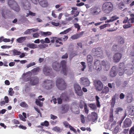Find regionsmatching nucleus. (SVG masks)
<instances>
[{"instance_id":"nucleus-5","label":"nucleus","mask_w":134,"mask_h":134,"mask_svg":"<svg viewBox=\"0 0 134 134\" xmlns=\"http://www.w3.org/2000/svg\"><path fill=\"white\" fill-rule=\"evenodd\" d=\"M8 4L10 7L15 11L19 12L20 9V7L18 3L13 0H9Z\"/></svg>"},{"instance_id":"nucleus-7","label":"nucleus","mask_w":134,"mask_h":134,"mask_svg":"<svg viewBox=\"0 0 134 134\" xmlns=\"http://www.w3.org/2000/svg\"><path fill=\"white\" fill-rule=\"evenodd\" d=\"M92 54L97 57H100L103 55L102 51L100 48H94L92 50Z\"/></svg>"},{"instance_id":"nucleus-47","label":"nucleus","mask_w":134,"mask_h":134,"mask_svg":"<svg viewBox=\"0 0 134 134\" xmlns=\"http://www.w3.org/2000/svg\"><path fill=\"white\" fill-rule=\"evenodd\" d=\"M31 79V78L30 76L28 77L27 76L26 77L24 78V81L25 82H27L29 81H30V80Z\"/></svg>"},{"instance_id":"nucleus-35","label":"nucleus","mask_w":134,"mask_h":134,"mask_svg":"<svg viewBox=\"0 0 134 134\" xmlns=\"http://www.w3.org/2000/svg\"><path fill=\"white\" fill-rule=\"evenodd\" d=\"M90 84V82L88 79H84V86H88Z\"/></svg>"},{"instance_id":"nucleus-2","label":"nucleus","mask_w":134,"mask_h":134,"mask_svg":"<svg viewBox=\"0 0 134 134\" xmlns=\"http://www.w3.org/2000/svg\"><path fill=\"white\" fill-rule=\"evenodd\" d=\"M66 62L65 60H63L61 61L60 64L57 62L53 63L52 67L54 70L56 71H59L61 67L62 68V71L64 74L65 75H67V72L68 70V69L66 68Z\"/></svg>"},{"instance_id":"nucleus-21","label":"nucleus","mask_w":134,"mask_h":134,"mask_svg":"<svg viewBox=\"0 0 134 134\" xmlns=\"http://www.w3.org/2000/svg\"><path fill=\"white\" fill-rule=\"evenodd\" d=\"M83 34V32H82L79 34H76L72 36L71 38L73 40L76 39L81 37Z\"/></svg>"},{"instance_id":"nucleus-40","label":"nucleus","mask_w":134,"mask_h":134,"mask_svg":"<svg viewBox=\"0 0 134 134\" xmlns=\"http://www.w3.org/2000/svg\"><path fill=\"white\" fill-rule=\"evenodd\" d=\"M127 102L129 103H131L132 101V96L131 94H130V97L127 96Z\"/></svg>"},{"instance_id":"nucleus-36","label":"nucleus","mask_w":134,"mask_h":134,"mask_svg":"<svg viewBox=\"0 0 134 134\" xmlns=\"http://www.w3.org/2000/svg\"><path fill=\"white\" fill-rule=\"evenodd\" d=\"M13 53L14 55H19L20 54L21 52L20 51H18L14 49L13 51Z\"/></svg>"},{"instance_id":"nucleus-17","label":"nucleus","mask_w":134,"mask_h":134,"mask_svg":"<svg viewBox=\"0 0 134 134\" xmlns=\"http://www.w3.org/2000/svg\"><path fill=\"white\" fill-rule=\"evenodd\" d=\"M39 4L43 7H46L48 6V2L46 0H37Z\"/></svg>"},{"instance_id":"nucleus-64","label":"nucleus","mask_w":134,"mask_h":134,"mask_svg":"<svg viewBox=\"0 0 134 134\" xmlns=\"http://www.w3.org/2000/svg\"><path fill=\"white\" fill-rule=\"evenodd\" d=\"M39 36V34L38 33H36L33 34V37L34 38L38 37Z\"/></svg>"},{"instance_id":"nucleus-12","label":"nucleus","mask_w":134,"mask_h":134,"mask_svg":"<svg viewBox=\"0 0 134 134\" xmlns=\"http://www.w3.org/2000/svg\"><path fill=\"white\" fill-rule=\"evenodd\" d=\"M94 84L97 90L100 91L102 90L103 85L100 81H97L95 82Z\"/></svg>"},{"instance_id":"nucleus-11","label":"nucleus","mask_w":134,"mask_h":134,"mask_svg":"<svg viewBox=\"0 0 134 134\" xmlns=\"http://www.w3.org/2000/svg\"><path fill=\"white\" fill-rule=\"evenodd\" d=\"M90 10L91 14L93 15L98 14L101 11L100 8L97 7L91 8L90 9Z\"/></svg>"},{"instance_id":"nucleus-55","label":"nucleus","mask_w":134,"mask_h":134,"mask_svg":"<svg viewBox=\"0 0 134 134\" xmlns=\"http://www.w3.org/2000/svg\"><path fill=\"white\" fill-rule=\"evenodd\" d=\"M19 116L20 119L23 121H26V120L25 118L23 117V116L21 114H19Z\"/></svg>"},{"instance_id":"nucleus-18","label":"nucleus","mask_w":134,"mask_h":134,"mask_svg":"<svg viewBox=\"0 0 134 134\" xmlns=\"http://www.w3.org/2000/svg\"><path fill=\"white\" fill-rule=\"evenodd\" d=\"M132 122L131 120L129 119H126L124 122V126L126 127L130 126Z\"/></svg>"},{"instance_id":"nucleus-48","label":"nucleus","mask_w":134,"mask_h":134,"mask_svg":"<svg viewBox=\"0 0 134 134\" xmlns=\"http://www.w3.org/2000/svg\"><path fill=\"white\" fill-rule=\"evenodd\" d=\"M118 46L116 44H114L113 45L112 47V49L113 50L116 51L117 50Z\"/></svg>"},{"instance_id":"nucleus-51","label":"nucleus","mask_w":134,"mask_h":134,"mask_svg":"<svg viewBox=\"0 0 134 134\" xmlns=\"http://www.w3.org/2000/svg\"><path fill=\"white\" fill-rule=\"evenodd\" d=\"M84 110L86 114H87L89 111V110L87 108V106L85 104H84Z\"/></svg>"},{"instance_id":"nucleus-26","label":"nucleus","mask_w":134,"mask_h":134,"mask_svg":"<svg viewBox=\"0 0 134 134\" xmlns=\"http://www.w3.org/2000/svg\"><path fill=\"white\" fill-rule=\"evenodd\" d=\"M120 127L121 126L120 125H117L114 130L113 131V133L115 134L118 133L119 131Z\"/></svg>"},{"instance_id":"nucleus-56","label":"nucleus","mask_w":134,"mask_h":134,"mask_svg":"<svg viewBox=\"0 0 134 134\" xmlns=\"http://www.w3.org/2000/svg\"><path fill=\"white\" fill-rule=\"evenodd\" d=\"M108 25V24H105L103 25L100 26L99 27V28L101 30L103 29L107 26Z\"/></svg>"},{"instance_id":"nucleus-60","label":"nucleus","mask_w":134,"mask_h":134,"mask_svg":"<svg viewBox=\"0 0 134 134\" xmlns=\"http://www.w3.org/2000/svg\"><path fill=\"white\" fill-rule=\"evenodd\" d=\"M128 23H134V17L129 19L128 20Z\"/></svg>"},{"instance_id":"nucleus-31","label":"nucleus","mask_w":134,"mask_h":134,"mask_svg":"<svg viewBox=\"0 0 134 134\" xmlns=\"http://www.w3.org/2000/svg\"><path fill=\"white\" fill-rule=\"evenodd\" d=\"M109 91V89L108 87H105L101 92L102 93H107Z\"/></svg>"},{"instance_id":"nucleus-29","label":"nucleus","mask_w":134,"mask_h":134,"mask_svg":"<svg viewBox=\"0 0 134 134\" xmlns=\"http://www.w3.org/2000/svg\"><path fill=\"white\" fill-rule=\"evenodd\" d=\"M52 130L57 132H61L62 130V129L57 126L53 127L52 129Z\"/></svg>"},{"instance_id":"nucleus-50","label":"nucleus","mask_w":134,"mask_h":134,"mask_svg":"<svg viewBox=\"0 0 134 134\" xmlns=\"http://www.w3.org/2000/svg\"><path fill=\"white\" fill-rule=\"evenodd\" d=\"M35 64L36 63L34 62H32L27 65V68H28L31 66L35 65Z\"/></svg>"},{"instance_id":"nucleus-62","label":"nucleus","mask_w":134,"mask_h":134,"mask_svg":"<svg viewBox=\"0 0 134 134\" xmlns=\"http://www.w3.org/2000/svg\"><path fill=\"white\" fill-rule=\"evenodd\" d=\"M63 41H65L68 38V37L67 36L64 35V36L62 37Z\"/></svg>"},{"instance_id":"nucleus-54","label":"nucleus","mask_w":134,"mask_h":134,"mask_svg":"<svg viewBox=\"0 0 134 134\" xmlns=\"http://www.w3.org/2000/svg\"><path fill=\"white\" fill-rule=\"evenodd\" d=\"M63 124L66 127H69V125H70L66 121H65L63 122Z\"/></svg>"},{"instance_id":"nucleus-42","label":"nucleus","mask_w":134,"mask_h":134,"mask_svg":"<svg viewBox=\"0 0 134 134\" xmlns=\"http://www.w3.org/2000/svg\"><path fill=\"white\" fill-rule=\"evenodd\" d=\"M9 94L10 96H12L14 93V92L13 90V89L12 88H9L8 91Z\"/></svg>"},{"instance_id":"nucleus-52","label":"nucleus","mask_w":134,"mask_h":134,"mask_svg":"<svg viewBox=\"0 0 134 134\" xmlns=\"http://www.w3.org/2000/svg\"><path fill=\"white\" fill-rule=\"evenodd\" d=\"M75 27L77 29V31H79L80 29V26L78 24L75 23L74 24Z\"/></svg>"},{"instance_id":"nucleus-24","label":"nucleus","mask_w":134,"mask_h":134,"mask_svg":"<svg viewBox=\"0 0 134 134\" xmlns=\"http://www.w3.org/2000/svg\"><path fill=\"white\" fill-rule=\"evenodd\" d=\"M40 70V68L39 67H37L34 69L32 70L31 71L33 74L34 75H36L38 74Z\"/></svg>"},{"instance_id":"nucleus-41","label":"nucleus","mask_w":134,"mask_h":134,"mask_svg":"<svg viewBox=\"0 0 134 134\" xmlns=\"http://www.w3.org/2000/svg\"><path fill=\"white\" fill-rule=\"evenodd\" d=\"M129 113L131 115H134V107H133L130 108L129 110Z\"/></svg>"},{"instance_id":"nucleus-44","label":"nucleus","mask_w":134,"mask_h":134,"mask_svg":"<svg viewBox=\"0 0 134 134\" xmlns=\"http://www.w3.org/2000/svg\"><path fill=\"white\" fill-rule=\"evenodd\" d=\"M115 103V97H113L111 99V106L114 107V104Z\"/></svg>"},{"instance_id":"nucleus-32","label":"nucleus","mask_w":134,"mask_h":134,"mask_svg":"<svg viewBox=\"0 0 134 134\" xmlns=\"http://www.w3.org/2000/svg\"><path fill=\"white\" fill-rule=\"evenodd\" d=\"M95 98L96 101L97 106L98 107H99L100 106V102L99 100V98L98 96H96L95 97Z\"/></svg>"},{"instance_id":"nucleus-58","label":"nucleus","mask_w":134,"mask_h":134,"mask_svg":"<svg viewBox=\"0 0 134 134\" xmlns=\"http://www.w3.org/2000/svg\"><path fill=\"white\" fill-rule=\"evenodd\" d=\"M50 117L51 119L53 120L55 119L58 118L57 116H55L52 114H51Z\"/></svg>"},{"instance_id":"nucleus-4","label":"nucleus","mask_w":134,"mask_h":134,"mask_svg":"<svg viewBox=\"0 0 134 134\" xmlns=\"http://www.w3.org/2000/svg\"><path fill=\"white\" fill-rule=\"evenodd\" d=\"M56 85L60 90H63L66 89V84L64 80L60 78H58L56 82Z\"/></svg>"},{"instance_id":"nucleus-9","label":"nucleus","mask_w":134,"mask_h":134,"mask_svg":"<svg viewBox=\"0 0 134 134\" xmlns=\"http://www.w3.org/2000/svg\"><path fill=\"white\" fill-rule=\"evenodd\" d=\"M122 55L120 53H116L113 55V61L115 62H119L121 59Z\"/></svg>"},{"instance_id":"nucleus-38","label":"nucleus","mask_w":134,"mask_h":134,"mask_svg":"<svg viewBox=\"0 0 134 134\" xmlns=\"http://www.w3.org/2000/svg\"><path fill=\"white\" fill-rule=\"evenodd\" d=\"M20 106L22 107H27L28 106V105L25 102H23L20 104Z\"/></svg>"},{"instance_id":"nucleus-3","label":"nucleus","mask_w":134,"mask_h":134,"mask_svg":"<svg viewBox=\"0 0 134 134\" xmlns=\"http://www.w3.org/2000/svg\"><path fill=\"white\" fill-rule=\"evenodd\" d=\"M113 4L109 2L104 3L102 5V10L104 13L106 14L110 13L113 10Z\"/></svg>"},{"instance_id":"nucleus-15","label":"nucleus","mask_w":134,"mask_h":134,"mask_svg":"<svg viewBox=\"0 0 134 134\" xmlns=\"http://www.w3.org/2000/svg\"><path fill=\"white\" fill-rule=\"evenodd\" d=\"M124 63H122L120 64L118 72L119 75L120 76H121L124 74Z\"/></svg>"},{"instance_id":"nucleus-22","label":"nucleus","mask_w":134,"mask_h":134,"mask_svg":"<svg viewBox=\"0 0 134 134\" xmlns=\"http://www.w3.org/2000/svg\"><path fill=\"white\" fill-rule=\"evenodd\" d=\"M26 46L28 47L31 49H35L38 47L37 45V44H34V43H28L27 45Z\"/></svg>"},{"instance_id":"nucleus-37","label":"nucleus","mask_w":134,"mask_h":134,"mask_svg":"<svg viewBox=\"0 0 134 134\" xmlns=\"http://www.w3.org/2000/svg\"><path fill=\"white\" fill-rule=\"evenodd\" d=\"M71 29L70 28H68L65 30L64 31H63L62 32H61L60 33V34L61 35L62 34H66V33H68L69 32L70 30H71Z\"/></svg>"},{"instance_id":"nucleus-14","label":"nucleus","mask_w":134,"mask_h":134,"mask_svg":"<svg viewBox=\"0 0 134 134\" xmlns=\"http://www.w3.org/2000/svg\"><path fill=\"white\" fill-rule=\"evenodd\" d=\"M52 70L51 68L46 66H45L43 69L44 73L47 76L50 75Z\"/></svg>"},{"instance_id":"nucleus-57","label":"nucleus","mask_w":134,"mask_h":134,"mask_svg":"<svg viewBox=\"0 0 134 134\" xmlns=\"http://www.w3.org/2000/svg\"><path fill=\"white\" fill-rule=\"evenodd\" d=\"M51 23L53 25L55 26H58L60 24L59 23H56L54 22H51Z\"/></svg>"},{"instance_id":"nucleus-28","label":"nucleus","mask_w":134,"mask_h":134,"mask_svg":"<svg viewBox=\"0 0 134 134\" xmlns=\"http://www.w3.org/2000/svg\"><path fill=\"white\" fill-rule=\"evenodd\" d=\"M41 125L42 126L47 127L49 125V123L48 121L46 120L44 122H41Z\"/></svg>"},{"instance_id":"nucleus-53","label":"nucleus","mask_w":134,"mask_h":134,"mask_svg":"<svg viewBox=\"0 0 134 134\" xmlns=\"http://www.w3.org/2000/svg\"><path fill=\"white\" fill-rule=\"evenodd\" d=\"M129 134H134V127H132L130 129Z\"/></svg>"},{"instance_id":"nucleus-25","label":"nucleus","mask_w":134,"mask_h":134,"mask_svg":"<svg viewBox=\"0 0 134 134\" xmlns=\"http://www.w3.org/2000/svg\"><path fill=\"white\" fill-rule=\"evenodd\" d=\"M41 33L42 36L45 37L51 35L52 34V33L50 32H43L41 31Z\"/></svg>"},{"instance_id":"nucleus-20","label":"nucleus","mask_w":134,"mask_h":134,"mask_svg":"<svg viewBox=\"0 0 134 134\" xmlns=\"http://www.w3.org/2000/svg\"><path fill=\"white\" fill-rule=\"evenodd\" d=\"M117 74V70L116 69L115 67H112L111 70L110 75L111 77L115 76Z\"/></svg>"},{"instance_id":"nucleus-33","label":"nucleus","mask_w":134,"mask_h":134,"mask_svg":"<svg viewBox=\"0 0 134 134\" xmlns=\"http://www.w3.org/2000/svg\"><path fill=\"white\" fill-rule=\"evenodd\" d=\"M36 15V13H33L30 11H29V13H26V17H28L29 15H31L32 16H35Z\"/></svg>"},{"instance_id":"nucleus-19","label":"nucleus","mask_w":134,"mask_h":134,"mask_svg":"<svg viewBox=\"0 0 134 134\" xmlns=\"http://www.w3.org/2000/svg\"><path fill=\"white\" fill-rule=\"evenodd\" d=\"M87 63L90 68L92 66L91 64L93 61V58L90 55H88L87 56Z\"/></svg>"},{"instance_id":"nucleus-61","label":"nucleus","mask_w":134,"mask_h":134,"mask_svg":"<svg viewBox=\"0 0 134 134\" xmlns=\"http://www.w3.org/2000/svg\"><path fill=\"white\" fill-rule=\"evenodd\" d=\"M110 18L111 19L113 20V21H114L118 19L119 18L116 16H112Z\"/></svg>"},{"instance_id":"nucleus-45","label":"nucleus","mask_w":134,"mask_h":134,"mask_svg":"<svg viewBox=\"0 0 134 134\" xmlns=\"http://www.w3.org/2000/svg\"><path fill=\"white\" fill-rule=\"evenodd\" d=\"M69 109V107L68 105H65L64 107L63 110L64 111V113L67 112Z\"/></svg>"},{"instance_id":"nucleus-46","label":"nucleus","mask_w":134,"mask_h":134,"mask_svg":"<svg viewBox=\"0 0 134 134\" xmlns=\"http://www.w3.org/2000/svg\"><path fill=\"white\" fill-rule=\"evenodd\" d=\"M63 100L62 98L60 97L58 98H57L58 103L59 104H61L62 103Z\"/></svg>"},{"instance_id":"nucleus-1","label":"nucleus","mask_w":134,"mask_h":134,"mask_svg":"<svg viewBox=\"0 0 134 134\" xmlns=\"http://www.w3.org/2000/svg\"><path fill=\"white\" fill-rule=\"evenodd\" d=\"M101 64L103 66L104 69L106 71H108L110 69V63L109 61L107 60L102 61L100 62V61L98 59L94 60V68L97 70L100 71L102 69Z\"/></svg>"},{"instance_id":"nucleus-34","label":"nucleus","mask_w":134,"mask_h":134,"mask_svg":"<svg viewBox=\"0 0 134 134\" xmlns=\"http://www.w3.org/2000/svg\"><path fill=\"white\" fill-rule=\"evenodd\" d=\"M35 103L36 105L40 107H42L43 105V102H41L40 101L36 99L35 101Z\"/></svg>"},{"instance_id":"nucleus-30","label":"nucleus","mask_w":134,"mask_h":134,"mask_svg":"<svg viewBox=\"0 0 134 134\" xmlns=\"http://www.w3.org/2000/svg\"><path fill=\"white\" fill-rule=\"evenodd\" d=\"M118 38V42L119 43L122 44L124 43V40L122 37L120 36H119Z\"/></svg>"},{"instance_id":"nucleus-39","label":"nucleus","mask_w":134,"mask_h":134,"mask_svg":"<svg viewBox=\"0 0 134 134\" xmlns=\"http://www.w3.org/2000/svg\"><path fill=\"white\" fill-rule=\"evenodd\" d=\"M89 107L92 109L95 110L96 109V107L95 104H89L88 105Z\"/></svg>"},{"instance_id":"nucleus-43","label":"nucleus","mask_w":134,"mask_h":134,"mask_svg":"<svg viewBox=\"0 0 134 134\" xmlns=\"http://www.w3.org/2000/svg\"><path fill=\"white\" fill-rule=\"evenodd\" d=\"M71 14L72 15L74 14V17H76L79 14V12L78 11L76 10L73 12H71Z\"/></svg>"},{"instance_id":"nucleus-63","label":"nucleus","mask_w":134,"mask_h":134,"mask_svg":"<svg viewBox=\"0 0 134 134\" xmlns=\"http://www.w3.org/2000/svg\"><path fill=\"white\" fill-rule=\"evenodd\" d=\"M84 103V101L82 100L81 101L80 104H79L80 107L82 109L83 108V104Z\"/></svg>"},{"instance_id":"nucleus-49","label":"nucleus","mask_w":134,"mask_h":134,"mask_svg":"<svg viewBox=\"0 0 134 134\" xmlns=\"http://www.w3.org/2000/svg\"><path fill=\"white\" fill-rule=\"evenodd\" d=\"M131 25L130 24H126L123 25V27L125 29H127L131 27Z\"/></svg>"},{"instance_id":"nucleus-10","label":"nucleus","mask_w":134,"mask_h":134,"mask_svg":"<svg viewBox=\"0 0 134 134\" xmlns=\"http://www.w3.org/2000/svg\"><path fill=\"white\" fill-rule=\"evenodd\" d=\"M74 88L76 94L79 96H81L82 95L83 92L82 91L81 88L80 86L77 83L74 85Z\"/></svg>"},{"instance_id":"nucleus-8","label":"nucleus","mask_w":134,"mask_h":134,"mask_svg":"<svg viewBox=\"0 0 134 134\" xmlns=\"http://www.w3.org/2000/svg\"><path fill=\"white\" fill-rule=\"evenodd\" d=\"M97 115L95 112L91 113V114H89L87 117L86 118V119L87 121H92L93 122L95 121L97 119Z\"/></svg>"},{"instance_id":"nucleus-16","label":"nucleus","mask_w":134,"mask_h":134,"mask_svg":"<svg viewBox=\"0 0 134 134\" xmlns=\"http://www.w3.org/2000/svg\"><path fill=\"white\" fill-rule=\"evenodd\" d=\"M60 96L63 101H69V98L68 96V94L66 92H65L62 93Z\"/></svg>"},{"instance_id":"nucleus-27","label":"nucleus","mask_w":134,"mask_h":134,"mask_svg":"<svg viewBox=\"0 0 134 134\" xmlns=\"http://www.w3.org/2000/svg\"><path fill=\"white\" fill-rule=\"evenodd\" d=\"M123 110V109L121 107H118L115 109V112L116 114H119Z\"/></svg>"},{"instance_id":"nucleus-23","label":"nucleus","mask_w":134,"mask_h":134,"mask_svg":"<svg viewBox=\"0 0 134 134\" xmlns=\"http://www.w3.org/2000/svg\"><path fill=\"white\" fill-rule=\"evenodd\" d=\"M26 37L25 36L19 37L16 39V41L18 43H22L26 40Z\"/></svg>"},{"instance_id":"nucleus-59","label":"nucleus","mask_w":134,"mask_h":134,"mask_svg":"<svg viewBox=\"0 0 134 134\" xmlns=\"http://www.w3.org/2000/svg\"><path fill=\"white\" fill-rule=\"evenodd\" d=\"M110 121L112 122L113 121V111L110 114Z\"/></svg>"},{"instance_id":"nucleus-6","label":"nucleus","mask_w":134,"mask_h":134,"mask_svg":"<svg viewBox=\"0 0 134 134\" xmlns=\"http://www.w3.org/2000/svg\"><path fill=\"white\" fill-rule=\"evenodd\" d=\"M53 84V83L52 81L47 80L44 81L42 87L46 90H49L52 88Z\"/></svg>"},{"instance_id":"nucleus-13","label":"nucleus","mask_w":134,"mask_h":134,"mask_svg":"<svg viewBox=\"0 0 134 134\" xmlns=\"http://www.w3.org/2000/svg\"><path fill=\"white\" fill-rule=\"evenodd\" d=\"M39 82V79L36 77H32L30 80V84L32 86H34L38 84Z\"/></svg>"}]
</instances>
